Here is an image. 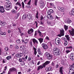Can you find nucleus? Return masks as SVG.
Here are the masks:
<instances>
[{"mask_svg": "<svg viewBox=\"0 0 74 74\" xmlns=\"http://www.w3.org/2000/svg\"><path fill=\"white\" fill-rule=\"evenodd\" d=\"M71 68H73V69H74V64H73L71 66Z\"/></svg>", "mask_w": 74, "mask_h": 74, "instance_id": "obj_60", "label": "nucleus"}, {"mask_svg": "<svg viewBox=\"0 0 74 74\" xmlns=\"http://www.w3.org/2000/svg\"><path fill=\"white\" fill-rule=\"evenodd\" d=\"M4 7L5 9V10L7 11H9V10H10V8H11V6H6L5 5Z\"/></svg>", "mask_w": 74, "mask_h": 74, "instance_id": "obj_16", "label": "nucleus"}, {"mask_svg": "<svg viewBox=\"0 0 74 74\" xmlns=\"http://www.w3.org/2000/svg\"><path fill=\"white\" fill-rule=\"evenodd\" d=\"M38 40L40 44H41V43H42V42H43V40H44V39L42 38H40L39 39H38Z\"/></svg>", "mask_w": 74, "mask_h": 74, "instance_id": "obj_29", "label": "nucleus"}, {"mask_svg": "<svg viewBox=\"0 0 74 74\" xmlns=\"http://www.w3.org/2000/svg\"><path fill=\"white\" fill-rule=\"evenodd\" d=\"M21 66H25V62H24L23 61L22 63H21Z\"/></svg>", "mask_w": 74, "mask_h": 74, "instance_id": "obj_48", "label": "nucleus"}, {"mask_svg": "<svg viewBox=\"0 0 74 74\" xmlns=\"http://www.w3.org/2000/svg\"><path fill=\"white\" fill-rule=\"evenodd\" d=\"M45 54L46 56L47 57L50 54L49 53L47 52L45 53Z\"/></svg>", "mask_w": 74, "mask_h": 74, "instance_id": "obj_50", "label": "nucleus"}, {"mask_svg": "<svg viewBox=\"0 0 74 74\" xmlns=\"http://www.w3.org/2000/svg\"><path fill=\"white\" fill-rule=\"evenodd\" d=\"M49 17H48V18L49 19H53V17L52 15L50 14V16H49Z\"/></svg>", "mask_w": 74, "mask_h": 74, "instance_id": "obj_43", "label": "nucleus"}, {"mask_svg": "<svg viewBox=\"0 0 74 74\" xmlns=\"http://www.w3.org/2000/svg\"><path fill=\"white\" fill-rule=\"evenodd\" d=\"M5 5L11 7V2L10 1H7L6 2Z\"/></svg>", "mask_w": 74, "mask_h": 74, "instance_id": "obj_19", "label": "nucleus"}, {"mask_svg": "<svg viewBox=\"0 0 74 74\" xmlns=\"http://www.w3.org/2000/svg\"><path fill=\"white\" fill-rule=\"evenodd\" d=\"M19 62H22V58H19Z\"/></svg>", "mask_w": 74, "mask_h": 74, "instance_id": "obj_59", "label": "nucleus"}, {"mask_svg": "<svg viewBox=\"0 0 74 74\" xmlns=\"http://www.w3.org/2000/svg\"><path fill=\"white\" fill-rule=\"evenodd\" d=\"M16 43H17V44H19L20 42H21V41H20V40L18 39L17 40H16Z\"/></svg>", "mask_w": 74, "mask_h": 74, "instance_id": "obj_49", "label": "nucleus"}, {"mask_svg": "<svg viewBox=\"0 0 74 74\" xmlns=\"http://www.w3.org/2000/svg\"><path fill=\"white\" fill-rule=\"evenodd\" d=\"M14 71L16 72V73H17L18 71L17 70V69H16L14 67H13L12 68H10L9 69L8 74H11V72H14Z\"/></svg>", "mask_w": 74, "mask_h": 74, "instance_id": "obj_1", "label": "nucleus"}, {"mask_svg": "<svg viewBox=\"0 0 74 74\" xmlns=\"http://www.w3.org/2000/svg\"><path fill=\"white\" fill-rule=\"evenodd\" d=\"M51 66H55V63H54V62H52L51 64Z\"/></svg>", "mask_w": 74, "mask_h": 74, "instance_id": "obj_55", "label": "nucleus"}, {"mask_svg": "<svg viewBox=\"0 0 74 74\" xmlns=\"http://www.w3.org/2000/svg\"><path fill=\"white\" fill-rule=\"evenodd\" d=\"M5 49L6 51H8V47H5Z\"/></svg>", "mask_w": 74, "mask_h": 74, "instance_id": "obj_62", "label": "nucleus"}, {"mask_svg": "<svg viewBox=\"0 0 74 74\" xmlns=\"http://www.w3.org/2000/svg\"><path fill=\"white\" fill-rule=\"evenodd\" d=\"M34 30L32 28H31L30 29H28L27 31V33L28 34H31V33H33Z\"/></svg>", "mask_w": 74, "mask_h": 74, "instance_id": "obj_10", "label": "nucleus"}, {"mask_svg": "<svg viewBox=\"0 0 74 74\" xmlns=\"http://www.w3.org/2000/svg\"><path fill=\"white\" fill-rule=\"evenodd\" d=\"M64 29H65V31L67 30H68V26L66 25H64Z\"/></svg>", "mask_w": 74, "mask_h": 74, "instance_id": "obj_38", "label": "nucleus"}, {"mask_svg": "<svg viewBox=\"0 0 74 74\" xmlns=\"http://www.w3.org/2000/svg\"><path fill=\"white\" fill-rule=\"evenodd\" d=\"M21 54H22V53H17L16 55V58H21L22 57V56H21Z\"/></svg>", "mask_w": 74, "mask_h": 74, "instance_id": "obj_20", "label": "nucleus"}, {"mask_svg": "<svg viewBox=\"0 0 74 74\" xmlns=\"http://www.w3.org/2000/svg\"><path fill=\"white\" fill-rule=\"evenodd\" d=\"M65 37L66 38V40H68V41H69L70 40L69 39L70 38V37H69V35H66L65 36Z\"/></svg>", "mask_w": 74, "mask_h": 74, "instance_id": "obj_36", "label": "nucleus"}, {"mask_svg": "<svg viewBox=\"0 0 74 74\" xmlns=\"http://www.w3.org/2000/svg\"><path fill=\"white\" fill-rule=\"evenodd\" d=\"M21 4L22 5V7H23V8H24V7H25V4H24V3L23 1L21 3Z\"/></svg>", "mask_w": 74, "mask_h": 74, "instance_id": "obj_47", "label": "nucleus"}, {"mask_svg": "<svg viewBox=\"0 0 74 74\" xmlns=\"http://www.w3.org/2000/svg\"><path fill=\"white\" fill-rule=\"evenodd\" d=\"M38 1V0H35L34 1V5H37V2Z\"/></svg>", "mask_w": 74, "mask_h": 74, "instance_id": "obj_45", "label": "nucleus"}, {"mask_svg": "<svg viewBox=\"0 0 74 74\" xmlns=\"http://www.w3.org/2000/svg\"><path fill=\"white\" fill-rule=\"evenodd\" d=\"M70 52V51L68 50H67L65 51V52H66V54L69 53V52Z\"/></svg>", "mask_w": 74, "mask_h": 74, "instance_id": "obj_51", "label": "nucleus"}, {"mask_svg": "<svg viewBox=\"0 0 74 74\" xmlns=\"http://www.w3.org/2000/svg\"><path fill=\"white\" fill-rule=\"evenodd\" d=\"M44 19L45 21H47L48 20V17L47 16H45L44 17Z\"/></svg>", "mask_w": 74, "mask_h": 74, "instance_id": "obj_52", "label": "nucleus"}, {"mask_svg": "<svg viewBox=\"0 0 74 74\" xmlns=\"http://www.w3.org/2000/svg\"><path fill=\"white\" fill-rule=\"evenodd\" d=\"M58 10L60 11H61L62 12H64V8H63L60 7L59 6H58Z\"/></svg>", "mask_w": 74, "mask_h": 74, "instance_id": "obj_14", "label": "nucleus"}, {"mask_svg": "<svg viewBox=\"0 0 74 74\" xmlns=\"http://www.w3.org/2000/svg\"><path fill=\"white\" fill-rule=\"evenodd\" d=\"M50 63V62L47 61L43 64V65L44 67L45 68V66H47V65L49 64Z\"/></svg>", "mask_w": 74, "mask_h": 74, "instance_id": "obj_18", "label": "nucleus"}, {"mask_svg": "<svg viewBox=\"0 0 74 74\" xmlns=\"http://www.w3.org/2000/svg\"><path fill=\"white\" fill-rule=\"evenodd\" d=\"M45 39H46V40H49V37H48V36H46V38H45Z\"/></svg>", "mask_w": 74, "mask_h": 74, "instance_id": "obj_57", "label": "nucleus"}, {"mask_svg": "<svg viewBox=\"0 0 74 74\" xmlns=\"http://www.w3.org/2000/svg\"><path fill=\"white\" fill-rule=\"evenodd\" d=\"M38 53L40 55H42V53H41V52L40 51H38Z\"/></svg>", "mask_w": 74, "mask_h": 74, "instance_id": "obj_61", "label": "nucleus"}, {"mask_svg": "<svg viewBox=\"0 0 74 74\" xmlns=\"http://www.w3.org/2000/svg\"><path fill=\"white\" fill-rule=\"evenodd\" d=\"M70 58L74 62V55H71L70 56Z\"/></svg>", "mask_w": 74, "mask_h": 74, "instance_id": "obj_30", "label": "nucleus"}, {"mask_svg": "<svg viewBox=\"0 0 74 74\" xmlns=\"http://www.w3.org/2000/svg\"><path fill=\"white\" fill-rule=\"evenodd\" d=\"M27 17V16L25 14H24L22 17V19H25Z\"/></svg>", "mask_w": 74, "mask_h": 74, "instance_id": "obj_40", "label": "nucleus"}, {"mask_svg": "<svg viewBox=\"0 0 74 74\" xmlns=\"http://www.w3.org/2000/svg\"><path fill=\"white\" fill-rule=\"evenodd\" d=\"M52 55L50 54H49L47 57L48 59L50 60L51 58H52Z\"/></svg>", "mask_w": 74, "mask_h": 74, "instance_id": "obj_32", "label": "nucleus"}, {"mask_svg": "<svg viewBox=\"0 0 74 74\" xmlns=\"http://www.w3.org/2000/svg\"><path fill=\"white\" fill-rule=\"evenodd\" d=\"M3 32H2V29L1 28H0V34L1 35H3Z\"/></svg>", "mask_w": 74, "mask_h": 74, "instance_id": "obj_44", "label": "nucleus"}, {"mask_svg": "<svg viewBox=\"0 0 74 74\" xmlns=\"http://www.w3.org/2000/svg\"><path fill=\"white\" fill-rule=\"evenodd\" d=\"M53 12V10L52 9H49L48 10L47 14L49 16Z\"/></svg>", "mask_w": 74, "mask_h": 74, "instance_id": "obj_12", "label": "nucleus"}, {"mask_svg": "<svg viewBox=\"0 0 74 74\" xmlns=\"http://www.w3.org/2000/svg\"><path fill=\"white\" fill-rule=\"evenodd\" d=\"M51 69H52V67L51 66H49V68H46L45 70L47 71H49L51 70Z\"/></svg>", "mask_w": 74, "mask_h": 74, "instance_id": "obj_26", "label": "nucleus"}, {"mask_svg": "<svg viewBox=\"0 0 74 74\" xmlns=\"http://www.w3.org/2000/svg\"><path fill=\"white\" fill-rule=\"evenodd\" d=\"M29 45L30 47H33V44H32V42H29Z\"/></svg>", "mask_w": 74, "mask_h": 74, "instance_id": "obj_46", "label": "nucleus"}, {"mask_svg": "<svg viewBox=\"0 0 74 74\" xmlns=\"http://www.w3.org/2000/svg\"><path fill=\"white\" fill-rule=\"evenodd\" d=\"M53 51L54 53L60 51V49L58 47L55 48L53 49Z\"/></svg>", "mask_w": 74, "mask_h": 74, "instance_id": "obj_13", "label": "nucleus"}, {"mask_svg": "<svg viewBox=\"0 0 74 74\" xmlns=\"http://www.w3.org/2000/svg\"><path fill=\"white\" fill-rule=\"evenodd\" d=\"M59 66V65L58 64H56V69H58Z\"/></svg>", "mask_w": 74, "mask_h": 74, "instance_id": "obj_63", "label": "nucleus"}, {"mask_svg": "<svg viewBox=\"0 0 74 74\" xmlns=\"http://www.w3.org/2000/svg\"><path fill=\"white\" fill-rule=\"evenodd\" d=\"M64 41L65 42L64 43V45H65V46H67V44H68L67 39L64 38Z\"/></svg>", "mask_w": 74, "mask_h": 74, "instance_id": "obj_22", "label": "nucleus"}, {"mask_svg": "<svg viewBox=\"0 0 74 74\" xmlns=\"http://www.w3.org/2000/svg\"><path fill=\"white\" fill-rule=\"evenodd\" d=\"M27 16L28 19H29V20H31V19H32V15H31L30 14H27Z\"/></svg>", "mask_w": 74, "mask_h": 74, "instance_id": "obj_23", "label": "nucleus"}, {"mask_svg": "<svg viewBox=\"0 0 74 74\" xmlns=\"http://www.w3.org/2000/svg\"><path fill=\"white\" fill-rule=\"evenodd\" d=\"M69 33H70L71 36H74V29L73 28L71 31L70 30H69Z\"/></svg>", "mask_w": 74, "mask_h": 74, "instance_id": "obj_5", "label": "nucleus"}, {"mask_svg": "<svg viewBox=\"0 0 74 74\" xmlns=\"http://www.w3.org/2000/svg\"><path fill=\"white\" fill-rule=\"evenodd\" d=\"M34 25H35L36 26V27H38V23H37V22L35 21L34 23Z\"/></svg>", "mask_w": 74, "mask_h": 74, "instance_id": "obj_39", "label": "nucleus"}, {"mask_svg": "<svg viewBox=\"0 0 74 74\" xmlns=\"http://www.w3.org/2000/svg\"><path fill=\"white\" fill-rule=\"evenodd\" d=\"M65 23H71L72 22V21L70 18H68L65 21Z\"/></svg>", "mask_w": 74, "mask_h": 74, "instance_id": "obj_15", "label": "nucleus"}, {"mask_svg": "<svg viewBox=\"0 0 74 74\" xmlns=\"http://www.w3.org/2000/svg\"><path fill=\"white\" fill-rule=\"evenodd\" d=\"M32 42L34 43V44H35L36 43V44H38V41H37V40L36 39H32Z\"/></svg>", "mask_w": 74, "mask_h": 74, "instance_id": "obj_27", "label": "nucleus"}, {"mask_svg": "<svg viewBox=\"0 0 74 74\" xmlns=\"http://www.w3.org/2000/svg\"><path fill=\"white\" fill-rule=\"evenodd\" d=\"M35 17L36 18H37V19H38V11H36Z\"/></svg>", "mask_w": 74, "mask_h": 74, "instance_id": "obj_35", "label": "nucleus"}, {"mask_svg": "<svg viewBox=\"0 0 74 74\" xmlns=\"http://www.w3.org/2000/svg\"><path fill=\"white\" fill-rule=\"evenodd\" d=\"M60 34L62 36H64V29H62V30H60Z\"/></svg>", "mask_w": 74, "mask_h": 74, "instance_id": "obj_17", "label": "nucleus"}, {"mask_svg": "<svg viewBox=\"0 0 74 74\" xmlns=\"http://www.w3.org/2000/svg\"><path fill=\"white\" fill-rule=\"evenodd\" d=\"M69 14L70 15H73V16H74V8L71 11L69 12Z\"/></svg>", "mask_w": 74, "mask_h": 74, "instance_id": "obj_24", "label": "nucleus"}, {"mask_svg": "<svg viewBox=\"0 0 74 74\" xmlns=\"http://www.w3.org/2000/svg\"><path fill=\"white\" fill-rule=\"evenodd\" d=\"M38 33L39 34V36H40V37H43V35L41 34V32L39 31H38Z\"/></svg>", "mask_w": 74, "mask_h": 74, "instance_id": "obj_33", "label": "nucleus"}, {"mask_svg": "<svg viewBox=\"0 0 74 74\" xmlns=\"http://www.w3.org/2000/svg\"><path fill=\"white\" fill-rule=\"evenodd\" d=\"M31 0H30L27 3V5H30V3H31Z\"/></svg>", "mask_w": 74, "mask_h": 74, "instance_id": "obj_53", "label": "nucleus"}, {"mask_svg": "<svg viewBox=\"0 0 74 74\" xmlns=\"http://www.w3.org/2000/svg\"><path fill=\"white\" fill-rule=\"evenodd\" d=\"M21 41L23 44H25V45H27V44L28 43V40H27V39H25V40L23 39H22Z\"/></svg>", "mask_w": 74, "mask_h": 74, "instance_id": "obj_7", "label": "nucleus"}, {"mask_svg": "<svg viewBox=\"0 0 74 74\" xmlns=\"http://www.w3.org/2000/svg\"><path fill=\"white\" fill-rule=\"evenodd\" d=\"M18 32H19L20 34L21 33H22V31H21V30L19 28H18Z\"/></svg>", "mask_w": 74, "mask_h": 74, "instance_id": "obj_54", "label": "nucleus"}, {"mask_svg": "<svg viewBox=\"0 0 74 74\" xmlns=\"http://www.w3.org/2000/svg\"><path fill=\"white\" fill-rule=\"evenodd\" d=\"M43 19H44V17H43L42 15H41L40 16V20L41 21V20H42Z\"/></svg>", "mask_w": 74, "mask_h": 74, "instance_id": "obj_56", "label": "nucleus"}, {"mask_svg": "<svg viewBox=\"0 0 74 74\" xmlns=\"http://www.w3.org/2000/svg\"><path fill=\"white\" fill-rule=\"evenodd\" d=\"M34 54L35 55H36V54H37V51H34Z\"/></svg>", "mask_w": 74, "mask_h": 74, "instance_id": "obj_64", "label": "nucleus"}, {"mask_svg": "<svg viewBox=\"0 0 74 74\" xmlns=\"http://www.w3.org/2000/svg\"><path fill=\"white\" fill-rule=\"evenodd\" d=\"M44 67V66L43 65H40L39 66L37 69V70L38 71H39V70H40V69H42Z\"/></svg>", "mask_w": 74, "mask_h": 74, "instance_id": "obj_21", "label": "nucleus"}, {"mask_svg": "<svg viewBox=\"0 0 74 74\" xmlns=\"http://www.w3.org/2000/svg\"><path fill=\"white\" fill-rule=\"evenodd\" d=\"M12 14H16L17 13V11L15 10L14 9H13L12 10Z\"/></svg>", "mask_w": 74, "mask_h": 74, "instance_id": "obj_28", "label": "nucleus"}, {"mask_svg": "<svg viewBox=\"0 0 74 74\" xmlns=\"http://www.w3.org/2000/svg\"><path fill=\"white\" fill-rule=\"evenodd\" d=\"M41 45L44 49H47L48 48V46L47 44L44 43H42Z\"/></svg>", "mask_w": 74, "mask_h": 74, "instance_id": "obj_4", "label": "nucleus"}, {"mask_svg": "<svg viewBox=\"0 0 74 74\" xmlns=\"http://www.w3.org/2000/svg\"><path fill=\"white\" fill-rule=\"evenodd\" d=\"M6 24V23H5V22H3L2 21V22L1 23V26H4Z\"/></svg>", "mask_w": 74, "mask_h": 74, "instance_id": "obj_34", "label": "nucleus"}, {"mask_svg": "<svg viewBox=\"0 0 74 74\" xmlns=\"http://www.w3.org/2000/svg\"><path fill=\"white\" fill-rule=\"evenodd\" d=\"M69 74H74V71L71 67L69 68Z\"/></svg>", "mask_w": 74, "mask_h": 74, "instance_id": "obj_9", "label": "nucleus"}, {"mask_svg": "<svg viewBox=\"0 0 74 74\" xmlns=\"http://www.w3.org/2000/svg\"><path fill=\"white\" fill-rule=\"evenodd\" d=\"M66 49H72L73 47L71 46L68 47H66Z\"/></svg>", "mask_w": 74, "mask_h": 74, "instance_id": "obj_41", "label": "nucleus"}, {"mask_svg": "<svg viewBox=\"0 0 74 74\" xmlns=\"http://www.w3.org/2000/svg\"><path fill=\"white\" fill-rule=\"evenodd\" d=\"M59 71L61 74H63V69H62V67L60 68Z\"/></svg>", "mask_w": 74, "mask_h": 74, "instance_id": "obj_37", "label": "nucleus"}, {"mask_svg": "<svg viewBox=\"0 0 74 74\" xmlns=\"http://www.w3.org/2000/svg\"><path fill=\"white\" fill-rule=\"evenodd\" d=\"M55 41L56 44V45H59L60 43V41L61 40H60V39L58 38H56Z\"/></svg>", "mask_w": 74, "mask_h": 74, "instance_id": "obj_2", "label": "nucleus"}, {"mask_svg": "<svg viewBox=\"0 0 74 74\" xmlns=\"http://www.w3.org/2000/svg\"><path fill=\"white\" fill-rule=\"evenodd\" d=\"M15 48L16 49H18V48H19V47L18 46H17V45H16L15 47Z\"/></svg>", "mask_w": 74, "mask_h": 74, "instance_id": "obj_58", "label": "nucleus"}, {"mask_svg": "<svg viewBox=\"0 0 74 74\" xmlns=\"http://www.w3.org/2000/svg\"><path fill=\"white\" fill-rule=\"evenodd\" d=\"M44 6H45V4H44V2L42 1H40V8H43L44 7Z\"/></svg>", "mask_w": 74, "mask_h": 74, "instance_id": "obj_6", "label": "nucleus"}, {"mask_svg": "<svg viewBox=\"0 0 74 74\" xmlns=\"http://www.w3.org/2000/svg\"><path fill=\"white\" fill-rule=\"evenodd\" d=\"M0 12L1 13H4L5 12L4 8L3 6H0Z\"/></svg>", "mask_w": 74, "mask_h": 74, "instance_id": "obj_8", "label": "nucleus"}, {"mask_svg": "<svg viewBox=\"0 0 74 74\" xmlns=\"http://www.w3.org/2000/svg\"><path fill=\"white\" fill-rule=\"evenodd\" d=\"M54 53L56 56H59V55L61 53V52H60V51H59L55 53Z\"/></svg>", "mask_w": 74, "mask_h": 74, "instance_id": "obj_25", "label": "nucleus"}, {"mask_svg": "<svg viewBox=\"0 0 74 74\" xmlns=\"http://www.w3.org/2000/svg\"><path fill=\"white\" fill-rule=\"evenodd\" d=\"M12 58V57L11 56H9L6 58V59L8 60L11 59Z\"/></svg>", "mask_w": 74, "mask_h": 74, "instance_id": "obj_31", "label": "nucleus"}, {"mask_svg": "<svg viewBox=\"0 0 74 74\" xmlns=\"http://www.w3.org/2000/svg\"><path fill=\"white\" fill-rule=\"evenodd\" d=\"M20 48L21 51H23V53H25L26 52V48L25 47L23 48L21 46Z\"/></svg>", "mask_w": 74, "mask_h": 74, "instance_id": "obj_11", "label": "nucleus"}, {"mask_svg": "<svg viewBox=\"0 0 74 74\" xmlns=\"http://www.w3.org/2000/svg\"><path fill=\"white\" fill-rule=\"evenodd\" d=\"M53 5H54L53 3L47 2V6L48 8H52V7H53Z\"/></svg>", "mask_w": 74, "mask_h": 74, "instance_id": "obj_3", "label": "nucleus"}, {"mask_svg": "<svg viewBox=\"0 0 74 74\" xmlns=\"http://www.w3.org/2000/svg\"><path fill=\"white\" fill-rule=\"evenodd\" d=\"M15 4L16 5H19L20 7H21V3L18 2H17Z\"/></svg>", "mask_w": 74, "mask_h": 74, "instance_id": "obj_42", "label": "nucleus"}]
</instances>
